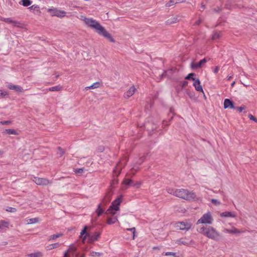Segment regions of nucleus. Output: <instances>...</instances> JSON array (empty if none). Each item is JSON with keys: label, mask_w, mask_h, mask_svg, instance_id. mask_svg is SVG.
<instances>
[{"label": "nucleus", "mask_w": 257, "mask_h": 257, "mask_svg": "<svg viewBox=\"0 0 257 257\" xmlns=\"http://www.w3.org/2000/svg\"><path fill=\"white\" fill-rule=\"evenodd\" d=\"M87 27L93 30L99 35L102 36L111 42H114V40L111 35L102 27L96 20L92 18L83 17L82 19Z\"/></svg>", "instance_id": "obj_1"}, {"label": "nucleus", "mask_w": 257, "mask_h": 257, "mask_svg": "<svg viewBox=\"0 0 257 257\" xmlns=\"http://www.w3.org/2000/svg\"><path fill=\"white\" fill-rule=\"evenodd\" d=\"M167 192L177 197L187 200H193L196 198L195 193L193 192H190L184 189H167Z\"/></svg>", "instance_id": "obj_2"}, {"label": "nucleus", "mask_w": 257, "mask_h": 257, "mask_svg": "<svg viewBox=\"0 0 257 257\" xmlns=\"http://www.w3.org/2000/svg\"><path fill=\"white\" fill-rule=\"evenodd\" d=\"M198 231L208 238L215 241L218 240L220 238L219 232L211 226L207 227L203 226L198 230Z\"/></svg>", "instance_id": "obj_3"}, {"label": "nucleus", "mask_w": 257, "mask_h": 257, "mask_svg": "<svg viewBox=\"0 0 257 257\" xmlns=\"http://www.w3.org/2000/svg\"><path fill=\"white\" fill-rule=\"evenodd\" d=\"M111 195L107 194L102 200L101 202L98 205L96 210V213L98 216H100L104 211L105 206L110 201Z\"/></svg>", "instance_id": "obj_4"}, {"label": "nucleus", "mask_w": 257, "mask_h": 257, "mask_svg": "<svg viewBox=\"0 0 257 257\" xmlns=\"http://www.w3.org/2000/svg\"><path fill=\"white\" fill-rule=\"evenodd\" d=\"M213 222V218L212 213L208 211L206 213L203 214V215L199 219L197 222V224H204L210 225L212 224Z\"/></svg>", "instance_id": "obj_5"}, {"label": "nucleus", "mask_w": 257, "mask_h": 257, "mask_svg": "<svg viewBox=\"0 0 257 257\" xmlns=\"http://www.w3.org/2000/svg\"><path fill=\"white\" fill-rule=\"evenodd\" d=\"M192 226L191 223L189 221H179L175 224V227L177 229L182 230H189Z\"/></svg>", "instance_id": "obj_6"}, {"label": "nucleus", "mask_w": 257, "mask_h": 257, "mask_svg": "<svg viewBox=\"0 0 257 257\" xmlns=\"http://www.w3.org/2000/svg\"><path fill=\"white\" fill-rule=\"evenodd\" d=\"M47 12L50 13L51 16H56L58 17H64L66 15V12L58 10L56 8H52L47 9Z\"/></svg>", "instance_id": "obj_7"}, {"label": "nucleus", "mask_w": 257, "mask_h": 257, "mask_svg": "<svg viewBox=\"0 0 257 257\" xmlns=\"http://www.w3.org/2000/svg\"><path fill=\"white\" fill-rule=\"evenodd\" d=\"M33 181L38 185H47L52 183L47 179L36 177H34Z\"/></svg>", "instance_id": "obj_8"}, {"label": "nucleus", "mask_w": 257, "mask_h": 257, "mask_svg": "<svg viewBox=\"0 0 257 257\" xmlns=\"http://www.w3.org/2000/svg\"><path fill=\"white\" fill-rule=\"evenodd\" d=\"M207 62V60L205 58L200 60L198 63H195L192 62L190 64V67L192 69L195 70L201 68L203 67V65Z\"/></svg>", "instance_id": "obj_9"}, {"label": "nucleus", "mask_w": 257, "mask_h": 257, "mask_svg": "<svg viewBox=\"0 0 257 257\" xmlns=\"http://www.w3.org/2000/svg\"><path fill=\"white\" fill-rule=\"evenodd\" d=\"M192 80L194 81L193 86L195 90L198 92H201L204 94L202 86L200 84V81L199 79L196 78H192Z\"/></svg>", "instance_id": "obj_10"}, {"label": "nucleus", "mask_w": 257, "mask_h": 257, "mask_svg": "<svg viewBox=\"0 0 257 257\" xmlns=\"http://www.w3.org/2000/svg\"><path fill=\"white\" fill-rule=\"evenodd\" d=\"M121 202V198L118 197L112 202L111 205L109 207L113 209L115 211H118L119 210V205Z\"/></svg>", "instance_id": "obj_11"}, {"label": "nucleus", "mask_w": 257, "mask_h": 257, "mask_svg": "<svg viewBox=\"0 0 257 257\" xmlns=\"http://www.w3.org/2000/svg\"><path fill=\"white\" fill-rule=\"evenodd\" d=\"M76 250V247L75 245H70L68 249V251L65 252L64 257H70V255L74 256Z\"/></svg>", "instance_id": "obj_12"}, {"label": "nucleus", "mask_w": 257, "mask_h": 257, "mask_svg": "<svg viewBox=\"0 0 257 257\" xmlns=\"http://www.w3.org/2000/svg\"><path fill=\"white\" fill-rule=\"evenodd\" d=\"M223 107L224 109H235V107L233 102L228 98H226L224 99L223 103Z\"/></svg>", "instance_id": "obj_13"}, {"label": "nucleus", "mask_w": 257, "mask_h": 257, "mask_svg": "<svg viewBox=\"0 0 257 257\" xmlns=\"http://www.w3.org/2000/svg\"><path fill=\"white\" fill-rule=\"evenodd\" d=\"M136 89L134 85L132 86L129 88V89L126 92L124 93V95H123L124 97L125 98L128 99V98H130L131 96H132L135 93V92H136Z\"/></svg>", "instance_id": "obj_14"}, {"label": "nucleus", "mask_w": 257, "mask_h": 257, "mask_svg": "<svg viewBox=\"0 0 257 257\" xmlns=\"http://www.w3.org/2000/svg\"><path fill=\"white\" fill-rule=\"evenodd\" d=\"M140 165L141 164L138 162H135L133 165L132 168L130 169V173L133 175H135L136 172L140 169Z\"/></svg>", "instance_id": "obj_15"}, {"label": "nucleus", "mask_w": 257, "mask_h": 257, "mask_svg": "<svg viewBox=\"0 0 257 257\" xmlns=\"http://www.w3.org/2000/svg\"><path fill=\"white\" fill-rule=\"evenodd\" d=\"M100 237V233L98 232H95L92 235H88V240L89 243H92L98 239Z\"/></svg>", "instance_id": "obj_16"}, {"label": "nucleus", "mask_w": 257, "mask_h": 257, "mask_svg": "<svg viewBox=\"0 0 257 257\" xmlns=\"http://www.w3.org/2000/svg\"><path fill=\"white\" fill-rule=\"evenodd\" d=\"M223 231L225 233H231V234H236V233H242V231L238 230L235 227H232L231 229H229L227 228H224L223 230Z\"/></svg>", "instance_id": "obj_17"}, {"label": "nucleus", "mask_w": 257, "mask_h": 257, "mask_svg": "<svg viewBox=\"0 0 257 257\" xmlns=\"http://www.w3.org/2000/svg\"><path fill=\"white\" fill-rule=\"evenodd\" d=\"M220 216L222 217L234 218L236 217V214L233 212L225 211L220 213Z\"/></svg>", "instance_id": "obj_18"}, {"label": "nucleus", "mask_w": 257, "mask_h": 257, "mask_svg": "<svg viewBox=\"0 0 257 257\" xmlns=\"http://www.w3.org/2000/svg\"><path fill=\"white\" fill-rule=\"evenodd\" d=\"M8 87L10 89L14 90L15 91L17 92H22L23 91V89L18 85L9 84L8 85Z\"/></svg>", "instance_id": "obj_19"}, {"label": "nucleus", "mask_w": 257, "mask_h": 257, "mask_svg": "<svg viewBox=\"0 0 257 257\" xmlns=\"http://www.w3.org/2000/svg\"><path fill=\"white\" fill-rule=\"evenodd\" d=\"M101 84L99 82H96L94 83H93L92 85L89 86H86L85 87V90H88L90 89H95L99 87L100 86Z\"/></svg>", "instance_id": "obj_20"}, {"label": "nucleus", "mask_w": 257, "mask_h": 257, "mask_svg": "<svg viewBox=\"0 0 257 257\" xmlns=\"http://www.w3.org/2000/svg\"><path fill=\"white\" fill-rule=\"evenodd\" d=\"M2 21L8 24H12L15 26L19 24V22L13 20L12 18H4Z\"/></svg>", "instance_id": "obj_21"}, {"label": "nucleus", "mask_w": 257, "mask_h": 257, "mask_svg": "<svg viewBox=\"0 0 257 257\" xmlns=\"http://www.w3.org/2000/svg\"><path fill=\"white\" fill-rule=\"evenodd\" d=\"M60 244L59 243H55L53 244H50L48 245H47L45 247L46 249L47 250H50L51 249L56 248L58 247H59Z\"/></svg>", "instance_id": "obj_22"}, {"label": "nucleus", "mask_w": 257, "mask_h": 257, "mask_svg": "<svg viewBox=\"0 0 257 257\" xmlns=\"http://www.w3.org/2000/svg\"><path fill=\"white\" fill-rule=\"evenodd\" d=\"M43 253L41 251H37L26 255L25 257H42Z\"/></svg>", "instance_id": "obj_23"}, {"label": "nucleus", "mask_w": 257, "mask_h": 257, "mask_svg": "<svg viewBox=\"0 0 257 257\" xmlns=\"http://www.w3.org/2000/svg\"><path fill=\"white\" fill-rule=\"evenodd\" d=\"M39 221H40L39 218H37V217L26 219V221L27 224H31L36 223L39 222Z\"/></svg>", "instance_id": "obj_24"}, {"label": "nucleus", "mask_w": 257, "mask_h": 257, "mask_svg": "<svg viewBox=\"0 0 257 257\" xmlns=\"http://www.w3.org/2000/svg\"><path fill=\"white\" fill-rule=\"evenodd\" d=\"M122 184L127 186H133L134 185V182L130 179L124 178L122 181Z\"/></svg>", "instance_id": "obj_25"}, {"label": "nucleus", "mask_w": 257, "mask_h": 257, "mask_svg": "<svg viewBox=\"0 0 257 257\" xmlns=\"http://www.w3.org/2000/svg\"><path fill=\"white\" fill-rule=\"evenodd\" d=\"M87 228V227L86 226H85L84 227V228L83 229V230L81 231V232H80V237H82L83 235H85L82 238L83 242H84V240L86 239V237L87 236L88 237V235H89V234L86 233Z\"/></svg>", "instance_id": "obj_26"}, {"label": "nucleus", "mask_w": 257, "mask_h": 257, "mask_svg": "<svg viewBox=\"0 0 257 257\" xmlns=\"http://www.w3.org/2000/svg\"><path fill=\"white\" fill-rule=\"evenodd\" d=\"M175 243L179 244V245H181V244H184V245H189V244L188 243V242L185 240V239L183 238H181L176 240L175 241Z\"/></svg>", "instance_id": "obj_27"}, {"label": "nucleus", "mask_w": 257, "mask_h": 257, "mask_svg": "<svg viewBox=\"0 0 257 257\" xmlns=\"http://www.w3.org/2000/svg\"><path fill=\"white\" fill-rule=\"evenodd\" d=\"M63 89V87L61 85H57L53 87H51L49 88L47 90H49L50 91H59L62 90Z\"/></svg>", "instance_id": "obj_28"}, {"label": "nucleus", "mask_w": 257, "mask_h": 257, "mask_svg": "<svg viewBox=\"0 0 257 257\" xmlns=\"http://www.w3.org/2000/svg\"><path fill=\"white\" fill-rule=\"evenodd\" d=\"M118 221L116 217H110L108 218L107 220V223L108 224H112L115 223Z\"/></svg>", "instance_id": "obj_29"}, {"label": "nucleus", "mask_w": 257, "mask_h": 257, "mask_svg": "<svg viewBox=\"0 0 257 257\" xmlns=\"http://www.w3.org/2000/svg\"><path fill=\"white\" fill-rule=\"evenodd\" d=\"M121 170L120 162H118V163L116 164L115 168L114 169V173L119 175L120 173V171Z\"/></svg>", "instance_id": "obj_30"}, {"label": "nucleus", "mask_w": 257, "mask_h": 257, "mask_svg": "<svg viewBox=\"0 0 257 257\" xmlns=\"http://www.w3.org/2000/svg\"><path fill=\"white\" fill-rule=\"evenodd\" d=\"M30 11H33L36 13H40V8L37 5H33L29 8Z\"/></svg>", "instance_id": "obj_31"}, {"label": "nucleus", "mask_w": 257, "mask_h": 257, "mask_svg": "<svg viewBox=\"0 0 257 257\" xmlns=\"http://www.w3.org/2000/svg\"><path fill=\"white\" fill-rule=\"evenodd\" d=\"M4 133L7 134H9V135H18V132L14 129H6Z\"/></svg>", "instance_id": "obj_32"}, {"label": "nucleus", "mask_w": 257, "mask_h": 257, "mask_svg": "<svg viewBox=\"0 0 257 257\" xmlns=\"http://www.w3.org/2000/svg\"><path fill=\"white\" fill-rule=\"evenodd\" d=\"M9 223L7 221L2 220L0 221V229H4L5 228H8Z\"/></svg>", "instance_id": "obj_33"}, {"label": "nucleus", "mask_w": 257, "mask_h": 257, "mask_svg": "<svg viewBox=\"0 0 257 257\" xmlns=\"http://www.w3.org/2000/svg\"><path fill=\"white\" fill-rule=\"evenodd\" d=\"M222 36V33L221 32H214L212 36V39L213 40H215L216 39L220 38Z\"/></svg>", "instance_id": "obj_34"}, {"label": "nucleus", "mask_w": 257, "mask_h": 257, "mask_svg": "<svg viewBox=\"0 0 257 257\" xmlns=\"http://www.w3.org/2000/svg\"><path fill=\"white\" fill-rule=\"evenodd\" d=\"M62 236V233H57V234H53V235H52L49 236V238L48 240L49 241H50V240H54L56 238H57L58 237H61Z\"/></svg>", "instance_id": "obj_35"}, {"label": "nucleus", "mask_w": 257, "mask_h": 257, "mask_svg": "<svg viewBox=\"0 0 257 257\" xmlns=\"http://www.w3.org/2000/svg\"><path fill=\"white\" fill-rule=\"evenodd\" d=\"M22 5L24 7H28L30 6L32 2L30 0H22Z\"/></svg>", "instance_id": "obj_36"}, {"label": "nucleus", "mask_w": 257, "mask_h": 257, "mask_svg": "<svg viewBox=\"0 0 257 257\" xmlns=\"http://www.w3.org/2000/svg\"><path fill=\"white\" fill-rule=\"evenodd\" d=\"M176 4V0H170L166 4V7H170Z\"/></svg>", "instance_id": "obj_37"}, {"label": "nucleus", "mask_w": 257, "mask_h": 257, "mask_svg": "<svg viewBox=\"0 0 257 257\" xmlns=\"http://www.w3.org/2000/svg\"><path fill=\"white\" fill-rule=\"evenodd\" d=\"M116 211L113 209L109 207L108 209L106 210L105 213L107 214H111L114 215L116 213Z\"/></svg>", "instance_id": "obj_38"}, {"label": "nucleus", "mask_w": 257, "mask_h": 257, "mask_svg": "<svg viewBox=\"0 0 257 257\" xmlns=\"http://www.w3.org/2000/svg\"><path fill=\"white\" fill-rule=\"evenodd\" d=\"M101 253L96 252V251H91L90 252L89 255L91 256L95 257V256H100L101 255Z\"/></svg>", "instance_id": "obj_39"}, {"label": "nucleus", "mask_w": 257, "mask_h": 257, "mask_svg": "<svg viewBox=\"0 0 257 257\" xmlns=\"http://www.w3.org/2000/svg\"><path fill=\"white\" fill-rule=\"evenodd\" d=\"M211 202L216 206L220 205L221 204L219 200L215 199H212Z\"/></svg>", "instance_id": "obj_40"}, {"label": "nucleus", "mask_w": 257, "mask_h": 257, "mask_svg": "<svg viewBox=\"0 0 257 257\" xmlns=\"http://www.w3.org/2000/svg\"><path fill=\"white\" fill-rule=\"evenodd\" d=\"M163 254L166 256L170 255V256H172L173 257H177L176 256V253L173 252H166L163 253Z\"/></svg>", "instance_id": "obj_41"}, {"label": "nucleus", "mask_w": 257, "mask_h": 257, "mask_svg": "<svg viewBox=\"0 0 257 257\" xmlns=\"http://www.w3.org/2000/svg\"><path fill=\"white\" fill-rule=\"evenodd\" d=\"M64 150H63L61 147H58L57 148V153L60 155H63L64 154Z\"/></svg>", "instance_id": "obj_42"}, {"label": "nucleus", "mask_w": 257, "mask_h": 257, "mask_svg": "<svg viewBox=\"0 0 257 257\" xmlns=\"http://www.w3.org/2000/svg\"><path fill=\"white\" fill-rule=\"evenodd\" d=\"M83 169L80 168L75 169L74 172L76 174H81L82 173H83Z\"/></svg>", "instance_id": "obj_43"}, {"label": "nucleus", "mask_w": 257, "mask_h": 257, "mask_svg": "<svg viewBox=\"0 0 257 257\" xmlns=\"http://www.w3.org/2000/svg\"><path fill=\"white\" fill-rule=\"evenodd\" d=\"M195 73H189L186 77H185V79H192V78H194L193 76H194L195 75Z\"/></svg>", "instance_id": "obj_44"}, {"label": "nucleus", "mask_w": 257, "mask_h": 257, "mask_svg": "<svg viewBox=\"0 0 257 257\" xmlns=\"http://www.w3.org/2000/svg\"><path fill=\"white\" fill-rule=\"evenodd\" d=\"M6 210L11 212H15L17 211L16 209L13 207H9L8 209H6Z\"/></svg>", "instance_id": "obj_45"}, {"label": "nucleus", "mask_w": 257, "mask_h": 257, "mask_svg": "<svg viewBox=\"0 0 257 257\" xmlns=\"http://www.w3.org/2000/svg\"><path fill=\"white\" fill-rule=\"evenodd\" d=\"M235 109H236L239 112H241L245 109L244 106H241L240 107H235Z\"/></svg>", "instance_id": "obj_46"}, {"label": "nucleus", "mask_w": 257, "mask_h": 257, "mask_svg": "<svg viewBox=\"0 0 257 257\" xmlns=\"http://www.w3.org/2000/svg\"><path fill=\"white\" fill-rule=\"evenodd\" d=\"M248 118L250 119V120H252L253 121H254L255 122H257V120L256 119V118L253 116L252 114H248Z\"/></svg>", "instance_id": "obj_47"}, {"label": "nucleus", "mask_w": 257, "mask_h": 257, "mask_svg": "<svg viewBox=\"0 0 257 257\" xmlns=\"http://www.w3.org/2000/svg\"><path fill=\"white\" fill-rule=\"evenodd\" d=\"M127 230L133 231V239H134L135 238V232H136V228H135V227H133V228H127Z\"/></svg>", "instance_id": "obj_48"}, {"label": "nucleus", "mask_w": 257, "mask_h": 257, "mask_svg": "<svg viewBox=\"0 0 257 257\" xmlns=\"http://www.w3.org/2000/svg\"><path fill=\"white\" fill-rule=\"evenodd\" d=\"M142 182L141 181L137 182L136 183H134V185L133 186H137V187H139L141 186Z\"/></svg>", "instance_id": "obj_49"}, {"label": "nucleus", "mask_w": 257, "mask_h": 257, "mask_svg": "<svg viewBox=\"0 0 257 257\" xmlns=\"http://www.w3.org/2000/svg\"><path fill=\"white\" fill-rule=\"evenodd\" d=\"M0 123L2 124H11V122L10 120H7V121H1Z\"/></svg>", "instance_id": "obj_50"}, {"label": "nucleus", "mask_w": 257, "mask_h": 257, "mask_svg": "<svg viewBox=\"0 0 257 257\" xmlns=\"http://www.w3.org/2000/svg\"><path fill=\"white\" fill-rule=\"evenodd\" d=\"M219 70V66H216L214 70H213V72L215 74L217 73L218 71Z\"/></svg>", "instance_id": "obj_51"}, {"label": "nucleus", "mask_w": 257, "mask_h": 257, "mask_svg": "<svg viewBox=\"0 0 257 257\" xmlns=\"http://www.w3.org/2000/svg\"><path fill=\"white\" fill-rule=\"evenodd\" d=\"M188 84V82L187 81H184L182 82V87L184 88Z\"/></svg>", "instance_id": "obj_52"}, {"label": "nucleus", "mask_w": 257, "mask_h": 257, "mask_svg": "<svg viewBox=\"0 0 257 257\" xmlns=\"http://www.w3.org/2000/svg\"><path fill=\"white\" fill-rule=\"evenodd\" d=\"M75 257H84V254L77 253Z\"/></svg>", "instance_id": "obj_53"}, {"label": "nucleus", "mask_w": 257, "mask_h": 257, "mask_svg": "<svg viewBox=\"0 0 257 257\" xmlns=\"http://www.w3.org/2000/svg\"><path fill=\"white\" fill-rule=\"evenodd\" d=\"M176 1L177 4H179L185 2L186 0H176Z\"/></svg>", "instance_id": "obj_54"}, {"label": "nucleus", "mask_w": 257, "mask_h": 257, "mask_svg": "<svg viewBox=\"0 0 257 257\" xmlns=\"http://www.w3.org/2000/svg\"><path fill=\"white\" fill-rule=\"evenodd\" d=\"M201 22V20L200 19L198 20V21H197L195 23V24L196 25H198L200 24V23Z\"/></svg>", "instance_id": "obj_55"}, {"label": "nucleus", "mask_w": 257, "mask_h": 257, "mask_svg": "<svg viewBox=\"0 0 257 257\" xmlns=\"http://www.w3.org/2000/svg\"><path fill=\"white\" fill-rule=\"evenodd\" d=\"M1 95H3V96H5V95H6L8 94L7 92H3L1 93Z\"/></svg>", "instance_id": "obj_56"}, {"label": "nucleus", "mask_w": 257, "mask_h": 257, "mask_svg": "<svg viewBox=\"0 0 257 257\" xmlns=\"http://www.w3.org/2000/svg\"><path fill=\"white\" fill-rule=\"evenodd\" d=\"M153 249L154 250H156V249H158V250H159V249H160V247H159V246H154V247H153Z\"/></svg>", "instance_id": "obj_57"}, {"label": "nucleus", "mask_w": 257, "mask_h": 257, "mask_svg": "<svg viewBox=\"0 0 257 257\" xmlns=\"http://www.w3.org/2000/svg\"><path fill=\"white\" fill-rule=\"evenodd\" d=\"M234 84H235V81H233V82L231 83V87H233V86H234Z\"/></svg>", "instance_id": "obj_58"}, {"label": "nucleus", "mask_w": 257, "mask_h": 257, "mask_svg": "<svg viewBox=\"0 0 257 257\" xmlns=\"http://www.w3.org/2000/svg\"><path fill=\"white\" fill-rule=\"evenodd\" d=\"M3 151H2L1 150H0V156L2 155H3Z\"/></svg>", "instance_id": "obj_59"}, {"label": "nucleus", "mask_w": 257, "mask_h": 257, "mask_svg": "<svg viewBox=\"0 0 257 257\" xmlns=\"http://www.w3.org/2000/svg\"><path fill=\"white\" fill-rule=\"evenodd\" d=\"M231 78H232V77H231V76H229V77H228V80H230Z\"/></svg>", "instance_id": "obj_60"}]
</instances>
